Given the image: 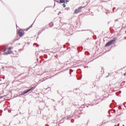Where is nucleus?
<instances>
[{"label": "nucleus", "mask_w": 126, "mask_h": 126, "mask_svg": "<svg viewBox=\"0 0 126 126\" xmlns=\"http://www.w3.org/2000/svg\"><path fill=\"white\" fill-rule=\"evenodd\" d=\"M74 117L75 119H78V118H80V111L75 110V112H74V115L72 116H67L65 119L66 120H69L71 118Z\"/></svg>", "instance_id": "nucleus-1"}, {"label": "nucleus", "mask_w": 126, "mask_h": 126, "mask_svg": "<svg viewBox=\"0 0 126 126\" xmlns=\"http://www.w3.org/2000/svg\"><path fill=\"white\" fill-rule=\"evenodd\" d=\"M85 7L80 6L78 8L76 9L74 12V13L77 14V13H79V12H81L82 8H84Z\"/></svg>", "instance_id": "nucleus-2"}, {"label": "nucleus", "mask_w": 126, "mask_h": 126, "mask_svg": "<svg viewBox=\"0 0 126 126\" xmlns=\"http://www.w3.org/2000/svg\"><path fill=\"white\" fill-rule=\"evenodd\" d=\"M115 41H116L115 39L110 40L105 44V47H110L112 44H115Z\"/></svg>", "instance_id": "nucleus-3"}, {"label": "nucleus", "mask_w": 126, "mask_h": 126, "mask_svg": "<svg viewBox=\"0 0 126 126\" xmlns=\"http://www.w3.org/2000/svg\"><path fill=\"white\" fill-rule=\"evenodd\" d=\"M35 87H32L31 89H28L27 91H24L23 93L22 94V95H24V94H27V93H28V92H30L31 90H34L35 89Z\"/></svg>", "instance_id": "nucleus-4"}, {"label": "nucleus", "mask_w": 126, "mask_h": 126, "mask_svg": "<svg viewBox=\"0 0 126 126\" xmlns=\"http://www.w3.org/2000/svg\"><path fill=\"white\" fill-rule=\"evenodd\" d=\"M24 32L22 30H20L18 31V34L20 37H22L24 35Z\"/></svg>", "instance_id": "nucleus-5"}, {"label": "nucleus", "mask_w": 126, "mask_h": 126, "mask_svg": "<svg viewBox=\"0 0 126 126\" xmlns=\"http://www.w3.org/2000/svg\"><path fill=\"white\" fill-rule=\"evenodd\" d=\"M13 47H9L8 50L9 51H7V52H5L3 54V55H9V54H11V51L10 50L13 49Z\"/></svg>", "instance_id": "nucleus-6"}, {"label": "nucleus", "mask_w": 126, "mask_h": 126, "mask_svg": "<svg viewBox=\"0 0 126 126\" xmlns=\"http://www.w3.org/2000/svg\"><path fill=\"white\" fill-rule=\"evenodd\" d=\"M59 3H65V0H60Z\"/></svg>", "instance_id": "nucleus-7"}, {"label": "nucleus", "mask_w": 126, "mask_h": 126, "mask_svg": "<svg viewBox=\"0 0 126 126\" xmlns=\"http://www.w3.org/2000/svg\"><path fill=\"white\" fill-rule=\"evenodd\" d=\"M48 27H49L48 26V25H46V26H45V27H44L43 28H42V30H43V31H45V29H48Z\"/></svg>", "instance_id": "nucleus-8"}, {"label": "nucleus", "mask_w": 126, "mask_h": 126, "mask_svg": "<svg viewBox=\"0 0 126 126\" xmlns=\"http://www.w3.org/2000/svg\"><path fill=\"white\" fill-rule=\"evenodd\" d=\"M49 27H53V26H54V23L51 22L49 23Z\"/></svg>", "instance_id": "nucleus-9"}, {"label": "nucleus", "mask_w": 126, "mask_h": 126, "mask_svg": "<svg viewBox=\"0 0 126 126\" xmlns=\"http://www.w3.org/2000/svg\"><path fill=\"white\" fill-rule=\"evenodd\" d=\"M43 31H44L43 30V29H42L41 30L39 31V32H38V35H40V34H41V33H42V32H43Z\"/></svg>", "instance_id": "nucleus-10"}, {"label": "nucleus", "mask_w": 126, "mask_h": 126, "mask_svg": "<svg viewBox=\"0 0 126 126\" xmlns=\"http://www.w3.org/2000/svg\"><path fill=\"white\" fill-rule=\"evenodd\" d=\"M96 103H91L90 104H89V106H94V105H96Z\"/></svg>", "instance_id": "nucleus-11"}, {"label": "nucleus", "mask_w": 126, "mask_h": 126, "mask_svg": "<svg viewBox=\"0 0 126 126\" xmlns=\"http://www.w3.org/2000/svg\"><path fill=\"white\" fill-rule=\"evenodd\" d=\"M33 26V24L31 25L30 26V28H28V29H29L30 28H32V27Z\"/></svg>", "instance_id": "nucleus-12"}, {"label": "nucleus", "mask_w": 126, "mask_h": 126, "mask_svg": "<svg viewBox=\"0 0 126 126\" xmlns=\"http://www.w3.org/2000/svg\"><path fill=\"white\" fill-rule=\"evenodd\" d=\"M6 51V48H4L3 50V52H5Z\"/></svg>", "instance_id": "nucleus-13"}, {"label": "nucleus", "mask_w": 126, "mask_h": 126, "mask_svg": "<svg viewBox=\"0 0 126 126\" xmlns=\"http://www.w3.org/2000/svg\"><path fill=\"white\" fill-rule=\"evenodd\" d=\"M65 3H64L63 4V7H65L66 5H65V4H64Z\"/></svg>", "instance_id": "nucleus-14"}, {"label": "nucleus", "mask_w": 126, "mask_h": 126, "mask_svg": "<svg viewBox=\"0 0 126 126\" xmlns=\"http://www.w3.org/2000/svg\"><path fill=\"white\" fill-rule=\"evenodd\" d=\"M2 113V110H0V116H1Z\"/></svg>", "instance_id": "nucleus-15"}, {"label": "nucleus", "mask_w": 126, "mask_h": 126, "mask_svg": "<svg viewBox=\"0 0 126 126\" xmlns=\"http://www.w3.org/2000/svg\"><path fill=\"white\" fill-rule=\"evenodd\" d=\"M115 9H116V7L113 8V12H115Z\"/></svg>", "instance_id": "nucleus-16"}, {"label": "nucleus", "mask_w": 126, "mask_h": 126, "mask_svg": "<svg viewBox=\"0 0 126 126\" xmlns=\"http://www.w3.org/2000/svg\"><path fill=\"white\" fill-rule=\"evenodd\" d=\"M34 45H36L37 47H39V45L37 44V43H34Z\"/></svg>", "instance_id": "nucleus-17"}, {"label": "nucleus", "mask_w": 126, "mask_h": 126, "mask_svg": "<svg viewBox=\"0 0 126 126\" xmlns=\"http://www.w3.org/2000/svg\"><path fill=\"white\" fill-rule=\"evenodd\" d=\"M71 123H74V120H71Z\"/></svg>", "instance_id": "nucleus-18"}, {"label": "nucleus", "mask_w": 126, "mask_h": 126, "mask_svg": "<svg viewBox=\"0 0 126 126\" xmlns=\"http://www.w3.org/2000/svg\"><path fill=\"white\" fill-rule=\"evenodd\" d=\"M81 51H82V50H83V47H81Z\"/></svg>", "instance_id": "nucleus-19"}, {"label": "nucleus", "mask_w": 126, "mask_h": 126, "mask_svg": "<svg viewBox=\"0 0 126 126\" xmlns=\"http://www.w3.org/2000/svg\"><path fill=\"white\" fill-rule=\"evenodd\" d=\"M70 71H71V72H73V70H71V69H70Z\"/></svg>", "instance_id": "nucleus-20"}, {"label": "nucleus", "mask_w": 126, "mask_h": 126, "mask_svg": "<svg viewBox=\"0 0 126 126\" xmlns=\"http://www.w3.org/2000/svg\"><path fill=\"white\" fill-rule=\"evenodd\" d=\"M65 1H66V2H68V0H66Z\"/></svg>", "instance_id": "nucleus-21"}, {"label": "nucleus", "mask_w": 126, "mask_h": 126, "mask_svg": "<svg viewBox=\"0 0 126 126\" xmlns=\"http://www.w3.org/2000/svg\"><path fill=\"white\" fill-rule=\"evenodd\" d=\"M57 2H59L60 3V1L58 0V1H57Z\"/></svg>", "instance_id": "nucleus-22"}, {"label": "nucleus", "mask_w": 126, "mask_h": 126, "mask_svg": "<svg viewBox=\"0 0 126 126\" xmlns=\"http://www.w3.org/2000/svg\"><path fill=\"white\" fill-rule=\"evenodd\" d=\"M2 98V96H0V99H1Z\"/></svg>", "instance_id": "nucleus-23"}, {"label": "nucleus", "mask_w": 126, "mask_h": 126, "mask_svg": "<svg viewBox=\"0 0 126 126\" xmlns=\"http://www.w3.org/2000/svg\"><path fill=\"white\" fill-rule=\"evenodd\" d=\"M0 55H1V52L0 51Z\"/></svg>", "instance_id": "nucleus-24"}, {"label": "nucleus", "mask_w": 126, "mask_h": 126, "mask_svg": "<svg viewBox=\"0 0 126 126\" xmlns=\"http://www.w3.org/2000/svg\"><path fill=\"white\" fill-rule=\"evenodd\" d=\"M114 113H116V110H114Z\"/></svg>", "instance_id": "nucleus-25"}, {"label": "nucleus", "mask_w": 126, "mask_h": 126, "mask_svg": "<svg viewBox=\"0 0 126 126\" xmlns=\"http://www.w3.org/2000/svg\"><path fill=\"white\" fill-rule=\"evenodd\" d=\"M70 74L71 75V73H70Z\"/></svg>", "instance_id": "nucleus-26"}, {"label": "nucleus", "mask_w": 126, "mask_h": 126, "mask_svg": "<svg viewBox=\"0 0 126 126\" xmlns=\"http://www.w3.org/2000/svg\"><path fill=\"white\" fill-rule=\"evenodd\" d=\"M118 10V9L116 10V11H117Z\"/></svg>", "instance_id": "nucleus-27"}, {"label": "nucleus", "mask_w": 126, "mask_h": 126, "mask_svg": "<svg viewBox=\"0 0 126 126\" xmlns=\"http://www.w3.org/2000/svg\"><path fill=\"white\" fill-rule=\"evenodd\" d=\"M107 77H109V76H107Z\"/></svg>", "instance_id": "nucleus-28"}, {"label": "nucleus", "mask_w": 126, "mask_h": 126, "mask_svg": "<svg viewBox=\"0 0 126 126\" xmlns=\"http://www.w3.org/2000/svg\"><path fill=\"white\" fill-rule=\"evenodd\" d=\"M45 11V9H44V11Z\"/></svg>", "instance_id": "nucleus-29"}, {"label": "nucleus", "mask_w": 126, "mask_h": 126, "mask_svg": "<svg viewBox=\"0 0 126 126\" xmlns=\"http://www.w3.org/2000/svg\"><path fill=\"white\" fill-rule=\"evenodd\" d=\"M124 75H126V74H124Z\"/></svg>", "instance_id": "nucleus-30"}, {"label": "nucleus", "mask_w": 126, "mask_h": 126, "mask_svg": "<svg viewBox=\"0 0 126 126\" xmlns=\"http://www.w3.org/2000/svg\"><path fill=\"white\" fill-rule=\"evenodd\" d=\"M35 54H37V52H36Z\"/></svg>", "instance_id": "nucleus-31"}, {"label": "nucleus", "mask_w": 126, "mask_h": 126, "mask_svg": "<svg viewBox=\"0 0 126 126\" xmlns=\"http://www.w3.org/2000/svg\"><path fill=\"white\" fill-rule=\"evenodd\" d=\"M37 61H38V58H37Z\"/></svg>", "instance_id": "nucleus-32"}, {"label": "nucleus", "mask_w": 126, "mask_h": 126, "mask_svg": "<svg viewBox=\"0 0 126 126\" xmlns=\"http://www.w3.org/2000/svg\"><path fill=\"white\" fill-rule=\"evenodd\" d=\"M125 107H126L125 105Z\"/></svg>", "instance_id": "nucleus-33"}, {"label": "nucleus", "mask_w": 126, "mask_h": 126, "mask_svg": "<svg viewBox=\"0 0 126 126\" xmlns=\"http://www.w3.org/2000/svg\"><path fill=\"white\" fill-rule=\"evenodd\" d=\"M63 47H64V46H63Z\"/></svg>", "instance_id": "nucleus-34"}, {"label": "nucleus", "mask_w": 126, "mask_h": 126, "mask_svg": "<svg viewBox=\"0 0 126 126\" xmlns=\"http://www.w3.org/2000/svg\"><path fill=\"white\" fill-rule=\"evenodd\" d=\"M115 126H117L115 125Z\"/></svg>", "instance_id": "nucleus-35"}]
</instances>
